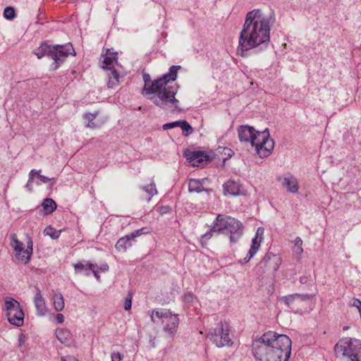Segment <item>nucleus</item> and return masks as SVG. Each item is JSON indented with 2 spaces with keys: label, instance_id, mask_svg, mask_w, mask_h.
<instances>
[{
  "label": "nucleus",
  "instance_id": "obj_1",
  "mask_svg": "<svg viewBox=\"0 0 361 361\" xmlns=\"http://www.w3.org/2000/svg\"><path fill=\"white\" fill-rule=\"evenodd\" d=\"M180 68V66H172L168 73L154 80L150 86H148L151 80L150 75L144 73L142 78L145 86L142 92V94L149 95L148 99L164 110L170 112L179 110L180 102L175 97L178 92V85H170L169 82L176 80L178 71Z\"/></svg>",
  "mask_w": 361,
  "mask_h": 361
},
{
  "label": "nucleus",
  "instance_id": "obj_2",
  "mask_svg": "<svg viewBox=\"0 0 361 361\" xmlns=\"http://www.w3.org/2000/svg\"><path fill=\"white\" fill-rule=\"evenodd\" d=\"M271 20L260 9L249 11L238 39V53L245 52L259 46L267 47L270 41Z\"/></svg>",
  "mask_w": 361,
  "mask_h": 361
},
{
  "label": "nucleus",
  "instance_id": "obj_3",
  "mask_svg": "<svg viewBox=\"0 0 361 361\" xmlns=\"http://www.w3.org/2000/svg\"><path fill=\"white\" fill-rule=\"evenodd\" d=\"M238 134L240 141L250 142L261 158L269 157L274 149V142L270 138L267 128L257 131L251 126H240L238 128Z\"/></svg>",
  "mask_w": 361,
  "mask_h": 361
},
{
  "label": "nucleus",
  "instance_id": "obj_4",
  "mask_svg": "<svg viewBox=\"0 0 361 361\" xmlns=\"http://www.w3.org/2000/svg\"><path fill=\"white\" fill-rule=\"evenodd\" d=\"M33 53L38 59L48 56L54 59V70H56L59 67L60 63H62L69 54H75L73 47L70 43L56 46H50L43 43L37 48Z\"/></svg>",
  "mask_w": 361,
  "mask_h": 361
},
{
  "label": "nucleus",
  "instance_id": "obj_5",
  "mask_svg": "<svg viewBox=\"0 0 361 361\" xmlns=\"http://www.w3.org/2000/svg\"><path fill=\"white\" fill-rule=\"evenodd\" d=\"M267 361H288L290 350L291 341L286 335L278 334L276 333V341L274 340L271 343H267Z\"/></svg>",
  "mask_w": 361,
  "mask_h": 361
},
{
  "label": "nucleus",
  "instance_id": "obj_6",
  "mask_svg": "<svg viewBox=\"0 0 361 361\" xmlns=\"http://www.w3.org/2000/svg\"><path fill=\"white\" fill-rule=\"evenodd\" d=\"M337 356H342L345 361H361V341L346 339L337 343L334 347Z\"/></svg>",
  "mask_w": 361,
  "mask_h": 361
},
{
  "label": "nucleus",
  "instance_id": "obj_7",
  "mask_svg": "<svg viewBox=\"0 0 361 361\" xmlns=\"http://www.w3.org/2000/svg\"><path fill=\"white\" fill-rule=\"evenodd\" d=\"M216 220L217 221L219 233L230 234V241L235 243L243 233V225L238 219L229 216L219 214Z\"/></svg>",
  "mask_w": 361,
  "mask_h": 361
},
{
  "label": "nucleus",
  "instance_id": "obj_8",
  "mask_svg": "<svg viewBox=\"0 0 361 361\" xmlns=\"http://www.w3.org/2000/svg\"><path fill=\"white\" fill-rule=\"evenodd\" d=\"M154 316L161 320L164 332L173 338L176 334L179 325L178 314H173L167 309L152 310L150 318L154 323L156 322Z\"/></svg>",
  "mask_w": 361,
  "mask_h": 361
},
{
  "label": "nucleus",
  "instance_id": "obj_9",
  "mask_svg": "<svg viewBox=\"0 0 361 361\" xmlns=\"http://www.w3.org/2000/svg\"><path fill=\"white\" fill-rule=\"evenodd\" d=\"M313 298L310 294L294 293L283 296L280 300L293 312L302 314L307 310L310 301Z\"/></svg>",
  "mask_w": 361,
  "mask_h": 361
},
{
  "label": "nucleus",
  "instance_id": "obj_10",
  "mask_svg": "<svg viewBox=\"0 0 361 361\" xmlns=\"http://www.w3.org/2000/svg\"><path fill=\"white\" fill-rule=\"evenodd\" d=\"M210 339L218 348L231 346L233 344L230 336V326L227 323L221 322L207 334Z\"/></svg>",
  "mask_w": 361,
  "mask_h": 361
},
{
  "label": "nucleus",
  "instance_id": "obj_11",
  "mask_svg": "<svg viewBox=\"0 0 361 361\" xmlns=\"http://www.w3.org/2000/svg\"><path fill=\"white\" fill-rule=\"evenodd\" d=\"M6 315L8 322L16 326H21L24 323V313L20 303L13 298L6 297L4 300Z\"/></svg>",
  "mask_w": 361,
  "mask_h": 361
},
{
  "label": "nucleus",
  "instance_id": "obj_12",
  "mask_svg": "<svg viewBox=\"0 0 361 361\" xmlns=\"http://www.w3.org/2000/svg\"><path fill=\"white\" fill-rule=\"evenodd\" d=\"M276 333L274 331H268L264 334L259 339L252 343V352L255 357L259 361H267L266 350L267 343H271L272 341H276Z\"/></svg>",
  "mask_w": 361,
  "mask_h": 361
},
{
  "label": "nucleus",
  "instance_id": "obj_13",
  "mask_svg": "<svg viewBox=\"0 0 361 361\" xmlns=\"http://www.w3.org/2000/svg\"><path fill=\"white\" fill-rule=\"evenodd\" d=\"M281 260L279 256L271 252L265 255L258 264L263 273L275 274L279 268Z\"/></svg>",
  "mask_w": 361,
  "mask_h": 361
},
{
  "label": "nucleus",
  "instance_id": "obj_14",
  "mask_svg": "<svg viewBox=\"0 0 361 361\" xmlns=\"http://www.w3.org/2000/svg\"><path fill=\"white\" fill-rule=\"evenodd\" d=\"M11 240V246L15 252L16 259L24 264H27L30 262L32 255L23 247V243L18 239L16 234H12Z\"/></svg>",
  "mask_w": 361,
  "mask_h": 361
},
{
  "label": "nucleus",
  "instance_id": "obj_15",
  "mask_svg": "<svg viewBox=\"0 0 361 361\" xmlns=\"http://www.w3.org/2000/svg\"><path fill=\"white\" fill-rule=\"evenodd\" d=\"M183 154L192 166L202 167L208 160V155L201 151L186 150Z\"/></svg>",
  "mask_w": 361,
  "mask_h": 361
},
{
  "label": "nucleus",
  "instance_id": "obj_16",
  "mask_svg": "<svg viewBox=\"0 0 361 361\" xmlns=\"http://www.w3.org/2000/svg\"><path fill=\"white\" fill-rule=\"evenodd\" d=\"M278 180L281 183L283 188L290 193H296L299 190V185L297 178L288 174L285 176L279 177Z\"/></svg>",
  "mask_w": 361,
  "mask_h": 361
},
{
  "label": "nucleus",
  "instance_id": "obj_17",
  "mask_svg": "<svg viewBox=\"0 0 361 361\" xmlns=\"http://www.w3.org/2000/svg\"><path fill=\"white\" fill-rule=\"evenodd\" d=\"M73 267L76 274L81 273L83 269H87L88 268L89 269H91L97 281L99 282L101 281L100 275L99 274V271L97 269L98 265L97 264L91 263L90 262H87L86 264H84L82 262H78L73 264Z\"/></svg>",
  "mask_w": 361,
  "mask_h": 361
},
{
  "label": "nucleus",
  "instance_id": "obj_18",
  "mask_svg": "<svg viewBox=\"0 0 361 361\" xmlns=\"http://www.w3.org/2000/svg\"><path fill=\"white\" fill-rule=\"evenodd\" d=\"M116 52H114L112 49H106V53L101 56L102 59V68L107 70H111L114 68V64L117 61Z\"/></svg>",
  "mask_w": 361,
  "mask_h": 361
},
{
  "label": "nucleus",
  "instance_id": "obj_19",
  "mask_svg": "<svg viewBox=\"0 0 361 361\" xmlns=\"http://www.w3.org/2000/svg\"><path fill=\"white\" fill-rule=\"evenodd\" d=\"M34 303L37 310V314L39 316L45 315L47 312V307L44 298H43L42 293L38 288H36V293L34 297Z\"/></svg>",
  "mask_w": 361,
  "mask_h": 361
},
{
  "label": "nucleus",
  "instance_id": "obj_20",
  "mask_svg": "<svg viewBox=\"0 0 361 361\" xmlns=\"http://www.w3.org/2000/svg\"><path fill=\"white\" fill-rule=\"evenodd\" d=\"M264 233V228H258L255 234V238L252 240V245L250 247V250L248 251L250 252V255L251 257H254V255L258 252L260 244L262 240V235Z\"/></svg>",
  "mask_w": 361,
  "mask_h": 361
},
{
  "label": "nucleus",
  "instance_id": "obj_21",
  "mask_svg": "<svg viewBox=\"0 0 361 361\" xmlns=\"http://www.w3.org/2000/svg\"><path fill=\"white\" fill-rule=\"evenodd\" d=\"M225 195H240V184L234 180H228L223 185Z\"/></svg>",
  "mask_w": 361,
  "mask_h": 361
},
{
  "label": "nucleus",
  "instance_id": "obj_22",
  "mask_svg": "<svg viewBox=\"0 0 361 361\" xmlns=\"http://www.w3.org/2000/svg\"><path fill=\"white\" fill-rule=\"evenodd\" d=\"M219 227L218 226L217 221L215 219L212 226H211L210 230L204 234L202 235L200 237V243L202 247H204L207 244V242L210 238H212L214 233H219Z\"/></svg>",
  "mask_w": 361,
  "mask_h": 361
},
{
  "label": "nucleus",
  "instance_id": "obj_23",
  "mask_svg": "<svg viewBox=\"0 0 361 361\" xmlns=\"http://www.w3.org/2000/svg\"><path fill=\"white\" fill-rule=\"evenodd\" d=\"M53 304L54 310L58 312L64 309V299L61 293L53 291Z\"/></svg>",
  "mask_w": 361,
  "mask_h": 361
},
{
  "label": "nucleus",
  "instance_id": "obj_24",
  "mask_svg": "<svg viewBox=\"0 0 361 361\" xmlns=\"http://www.w3.org/2000/svg\"><path fill=\"white\" fill-rule=\"evenodd\" d=\"M188 190L190 192H200L202 191L211 192V189H204L202 183L200 180L190 179L189 181Z\"/></svg>",
  "mask_w": 361,
  "mask_h": 361
},
{
  "label": "nucleus",
  "instance_id": "obj_25",
  "mask_svg": "<svg viewBox=\"0 0 361 361\" xmlns=\"http://www.w3.org/2000/svg\"><path fill=\"white\" fill-rule=\"evenodd\" d=\"M130 240L128 235L121 237L115 245L116 249L118 251L126 252L128 247L132 246Z\"/></svg>",
  "mask_w": 361,
  "mask_h": 361
},
{
  "label": "nucleus",
  "instance_id": "obj_26",
  "mask_svg": "<svg viewBox=\"0 0 361 361\" xmlns=\"http://www.w3.org/2000/svg\"><path fill=\"white\" fill-rule=\"evenodd\" d=\"M56 336L62 343H66L71 339V333L67 329H57L56 330Z\"/></svg>",
  "mask_w": 361,
  "mask_h": 361
},
{
  "label": "nucleus",
  "instance_id": "obj_27",
  "mask_svg": "<svg viewBox=\"0 0 361 361\" xmlns=\"http://www.w3.org/2000/svg\"><path fill=\"white\" fill-rule=\"evenodd\" d=\"M109 71H110V73L108 74V77H109L108 87L109 88H114L119 82V75L114 68H112L111 70H109Z\"/></svg>",
  "mask_w": 361,
  "mask_h": 361
},
{
  "label": "nucleus",
  "instance_id": "obj_28",
  "mask_svg": "<svg viewBox=\"0 0 361 361\" xmlns=\"http://www.w3.org/2000/svg\"><path fill=\"white\" fill-rule=\"evenodd\" d=\"M42 207L47 214H51L56 209V202L51 198H46L43 201Z\"/></svg>",
  "mask_w": 361,
  "mask_h": 361
},
{
  "label": "nucleus",
  "instance_id": "obj_29",
  "mask_svg": "<svg viewBox=\"0 0 361 361\" xmlns=\"http://www.w3.org/2000/svg\"><path fill=\"white\" fill-rule=\"evenodd\" d=\"M61 231H57L51 226L46 227L44 230V234L51 237L52 239H58L61 235Z\"/></svg>",
  "mask_w": 361,
  "mask_h": 361
},
{
  "label": "nucleus",
  "instance_id": "obj_30",
  "mask_svg": "<svg viewBox=\"0 0 361 361\" xmlns=\"http://www.w3.org/2000/svg\"><path fill=\"white\" fill-rule=\"evenodd\" d=\"M178 127L181 128L184 136H188L193 132V129L191 126L185 120L179 121Z\"/></svg>",
  "mask_w": 361,
  "mask_h": 361
},
{
  "label": "nucleus",
  "instance_id": "obj_31",
  "mask_svg": "<svg viewBox=\"0 0 361 361\" xmlns=\"http://www.w3.org/2000/svg\"><path fill=\"white\" fill-rule=\"evenodd\" d=\"M151 231H152L150 228H149L147 227H143L140 229H137V230L132 232L131 233L128 234V235L131 240H133L135 238H137L141 235L149 233H151Z\"/></svg>",
  "mask_w": 361,
  "mask_h": 361
},
{
  "label": "nucleus",
  "instance_id": "obj_32",
  "mask_svg": "<svg viewBox=\"0 0 361 361\" xmlns=\"http://www.w3.org/2000/svg\"><path fill=\"white\" fill-rule=\"evenodd\" d=\"M151 231H152L150 228H149L147 227H143L140 229H137V230L132 232L131 233L128 234V235L131 240H133L135 238H137L141 235L149 233H151Z\"/></svg>",
  "mask_w": 361,
  "mask_h": 361
},
{
  "label": "nucleus",
  "instance_id": "obj_33",
  "mask_svg": "<svg viewBox=\"0 0 361 361\" xmlns=\"http://www.w3.org/2000/svg\"><path fill=\"white\" fill-rule=\"evenodd\" d=\"M151 231H152L150 228H149L147 227H143L140 229H137V230L132 232L131 233L128 234V235L131 240H133L135 238H137L141 235L149 233H151Z\"/></svg>",
  "mask_w": 361,
  "mask_h": 361
},
{
  "label": "nucleus",
  "instance_id": "obj_34",
  "mask_svg": "<svg viewBox=\"0 0 361 361\" xmlns=\"http://www.w3.org/2000/svg\"><path fill=\"white\" fill-rule=\"evenodd\" d=\"M16 16V13L13 7L7 6L4 11V17L9 20H13Z\"/></svg>",
  "mask_w": 361,
  "mask_h": 361
},
{
  "label": "nucleus",
  "instance_id": "obj_35",
  "mask_svg": "<svg viewBox=\"0 0 361 361\" xmlns=\"http://www.w3.org/2000/svg\"><path fill=\"white\" fill-rule=\"evenodd\" d=\"M142 189L152 197L157 193L156 185L154 183H151L147 185L142 186Z\"/></svg>",
  "mask_w": 361,
  "mask_h": 361
},
{
  "label": "nucleus",
  "instance_id": "obj_36",
  "mask_svg": "<svg viewBox=\"0 0 361 361\" xmlns=\"http://www.w3.org/2000/svg\"><path fill=\"white\" fill-rule=\"evenodd\" d=\"M294 243H295V248H294L295 252L298 255H301L303 252L302 239L300 237H297L295 239Z\"/></svg>",
  "mask_w": 361,
  "mask_h": 361
},
{
  "label": "nucleus",
  "instance_id": "obj_37",
  "mask_svg": "<svg viewBox=\"0 0 361 361\" xmlns=\"http://www.w3.org/2000/svg\"><path fill=\"white\" fill-rule=\"evenodd\" d=\"M133 295L130 293L128 294L124 303V309L126 310H130L132 306Z\"/></svg>",
  "mask_w": 361,
  "mask_h": 361
},
{
  "label": "nucleus",
  "instance_id": "obj_38",
  "mask_svg": "<svg viewBox=\"0 0 361 361\" xmlns=\"http://www.w3.org/2000/svg\"><path fill=\"white\" fill-rule=\"evenodd\" d=\"M99 115V111H95L94 113H85L83 115V118L87 120V121H94V118Z\"/></svg>",
  "mask_w": 361,
  "mask_h": 361
},
{
  "label": "nucleus",
  "instance_id": "obj_39",
  "mask_svg": "<svg viewBox=\"0 0 361 361\" xmlns=\"http://www.w3.org/2000/svg\"><path fill=\"white\" fill-rule=\"evenodd\" d=\"M179 125V121L171 122V123H167L163 125V129L166 130L169 129H171L176 127H178Z\"/></svg>",
  "mask_w": 361,
  "mask_h": 361
},
{
  "label": "nucleus",
  "instance_id": "obj_40",
  "mask_svg": "<svg viewBox=\"0 0 361 361\" xmlns=\"http://www.w3.org/2000/svg\"><path fill=\"white\" fill-rule=\"evenodd\" d=\"M111 361H121L123 355L119 352H112L111 354Z\"/></svg>",
  "mask_w": 361,
  "mask_h": 361
},
{
  "label": "nucleus",
  "instance_id": "obj_41",
  "mask_svg": "<svg viewBox=\"0 0 361 361\" xmlns=\"http://www.w3.org/2000/svg\"><path fill=\"white\" fill-rule=\"evenodd\" d=\"M197 300L196 297L191 293H186L184 295V301L186 302H193Z\"/></svg>",
  "mask_w": 361,
  "mask_h": 361
},
{
  "label": "nucleus",
  "instance_id": "obj_42",
  "mask_svg": "<svg viewBox=\"0 0 361 361\" xmlns=\"http://www.w3.org/2000/svg\"><path fill=\"white\" fill-rule=\"evenodd\" d=\"M32 245H33V243H32V238L30 237H27L26 250L27 252H29V253L31 255H32V250H33Z\"/></svg>",
  "mask_w": 361,
  "mask_h": 361
},
{
  "label": "nucleus",
  "instance_id": "obj_43",
  "mask_svg": "<svg viewBox=\"0 0 361 361\" xmlns=\"http://www.w3.org/2000/svg\"><path fill=\"white\" fill-rule=\"evenodd\" d=\"M41 173V170H35L32 169L29 173V182H32L33 180V178L35 175L39 176Z\"/></svg>",
  "mask_w": 361,
  "mask_h": 361
},
{
  "label": "nucleus",
  "instance_id": "obj_44",
  "mask_svg": "<svg viewBox=\"0 0 361 361\" xmlns=\"http://www.w3.org/2000/svg\"><path fill=\"white\" fill-rule=\"evenodd\" d=\"M25 341H26L25 335L23 334H20L18 336V347H20V348L22 347L25 344Z\"/></svg>",
  "mask_w": 361,
  "mask_h": 361
},
{
  "label": "nucleus",
  "instance_id": "obj_45",
  "mask_svg": "<svg viewBox=\"0 0 361 361\" xmlns=\"http://www.w3.org/2000/svg\"><path fill=\"white\" fill-rule=\"evenodd\" d=\"M171 209L169 206H161L159 207V213L163 215L169 213Z\"/></svg>",
  "mask_w": 361,
  "mask_h": 361
},
{
  "label": "nucleus",
  "instance_id": "obj_46",
  "mask_svg": "<svg viewBox=\"0 0 361 361\" xmlns=\"http://www.w3.org/2000/svg\"><path fill=\"white\" fill-rule=\"evenodd\" d=\"M351 305L357 308L359 312H360V310H361V301L358 299H356V298L353 299V302L351 303Z\"/></svg>",
  "mask_w": 361,
  "mask_h": 361
},
{
  "label": "nucleus",
  "instance_id": "obj_47",
  "mask_svg": "<svg viewBox=\"0 0 361 361\" xmlns=\"http://www.w3.org/2000/svg\"><path fill=\"white\" fill-rule=\"evenodd\" d=\"M101 125H102V123L97 124V123H94L93 121H91L87 122V124L86 126L87 128H96L100 127Z\"/></svg>",
  "mask_w": 361,
  "mask_h": 361
},
{
  "label": "nucleus",
  "instance_id": "obj_48",
  "mask_svg": "<svg viewBox=\"0 0 361 361\" xmlns=\"http://www.w3.org/2000/svg\"><path fill=\"white\" fill-rule=\"evenodd\" d=\"M97 269L103 272L109 270V265L107 263H103L99 267L98 266Z\"/></svg>",
  "mask_w": 361,
  "mask_h": 361
},
{
  "label": "nucleus",
  "instance_id": "obj_49",
  "mask_svg": "<svg viewBox=\"0 0 361 361\" xmlns=\"http://www.w3.org/2000/svg\"><path fill=\"white\" fill-rule=\"evenodd\" d=\"M61 361H78L76 358L73 356H63L61 358Z\"/></svg>",
  "mask_w": 361,
  "mask_h": 361
},
{
  "label": "nucleus",
  "instance_id": "obj_50",
  "mask_svg": "<svg viewBox=\"0 0 361 361\" xmlns=\"http://www.w3.org/2000/svg\"><path fill=\"white\" fill-rule=\"evenodd\" d=\"M56 319L58 323L62 324L64 322V317L62 314H57L56 315Z\"/></svg>",
  "mask_w": 361,
  "mask_h": 361
},
{
  "label": "nucleus",
  "instance_id": "obj_51",
  "mask_svg": "<svg viewBox=\"0 0 361 361\" xmlns=\"http://www.w3.org/2000/svg\"><path fill=\"white\" fill-rule=\"evenodd\" d=\"M39 178L40 179V180L43 183H48L49 180H50V178L45 176H42V175H40L39 176Z\"/></svg>",
  "mask_w": 361,
  "mask_h": 361
},
{
  "label": "nucleus",
  "instance_id": "obj_52",
  "mask_svg": "<svg viewBox=\"0 0 361 361\" xmlns=\"http://www.w3.org/2000/svg\"><path fill=\"white\" fill-rule=\"evenodd\" d=\"M252 257H251L250 255V252H248L247 256L242 261H240V262L242 264H245V263L248 262Z\"/></svg>",
  "mask_w": 361,
  "mask_h": 361
},
{
  "label": "nucleus",
  "instance_id": "obj_53",
  "mask_svg": "<svg viewBox=\"0 0 361 361\" xmlns=\"http://www.w3.org/2000/svg\"><path fill=\"white\" fill-rule=\"evenodd\" d=\"M82 271H85V275L86 276H89L90 275V271H91V269H89L87 268V269H83L82 270Z\"/></svg>",
  "mask_w": 361,
  "mask_h": 361
}]
</instances>
